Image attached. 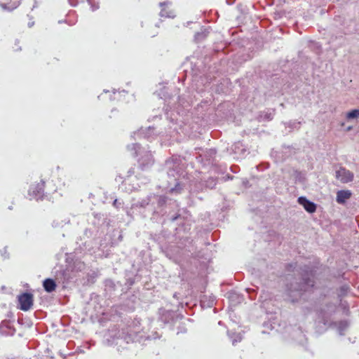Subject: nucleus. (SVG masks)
I'll return each instance as SVG.
<instances>
[{"label":"nucleus","mask_w":359,"mask_h":359,"mask_svg":"<svg viewBox=\"0 0 359 359\" xmlns=\"http://www.w3.org/2000/svg\"><path fill=\"white\" fill-rule=\"evenodd\" d=\"M312 274L306 273L302 278V283L295 281H291L287 284L285 295L287 299L292 302H298L303 295V292L308 291L313 286V280L311 278Z\"/></svg>","instance_id":"f257e3e1"},{"label":"nucleus","mask_w":359,"mask_h":359,"mask_svg":"<svg viewBox=\"0 0 359 359\" xmlns=\"http://www.w3.org/2000/svg\"><path fill=\"white\" fill-rule=\"evenodd\" d=\"M133 155L137 157V161L142 170L150 168L154 162L153 156L148 149L140 147L139 144H132L127 147Z\"/></svg>","instance_id":"f03ea898"},{"label":"nucleus","mask_w":359,"mask_h":359,"mask_svg":"<svg viewBox=\"0 0 359 359\" xmlns=\"http://www.w3.org/2000/svg\"><path fill=\"white\" fill-rule=\"evenodd\" d=\"M335 177L341 183L346 184L353 180L354 175L349 170L344 167H339V168L335 171Z\"/></svg>","instance_id":"7ed1b4c3"},{"label":"nucleus","mask_w":359,"mask_h":359,"mask_svg":"<svg viewBox=\"0 0 359 359\" xmlns=\"http://www.w3.org/2000/svg\"><path fill=\"white\" fill-rule=\"evenodd\" d=\"M20 309L27 311L33 306V295L31 293L25 292L18 296Z\"/></svg>","instance_id":"20e7f679"},{"label":"nucleus","mask_w":359,"mask_h":359,"mask_svg":"<svg viewBox=\"0 0 359 359\" xmlns=\"http://www.w3.org/2000/svg\"><path fill=\"white\" fill-rule=\"evenodd\" d=\"M44 182L41 180L40 182L31 186L29 189V195L32 198L39 200L43 197Z\"/></svg>","instance_id":"39448f33"},{"label":"nucleus","mask_w":359,"mask_h":359,"mask_svg":"<svg viewBox=\"0 0 359 359\" xmlns=\"http://www.w3.org/2000/svg\"><path fill=\"white\" fill-rule=\"evenodd\" d=\"M134 136H137V138H144L149 140H151L154 137V128L151 127H148L147 128L143 129L141 128L138 131L134 133Z\"/></svg>","instance_id":"423d86ee"},{"label":"nucleus","mask_w":359,"mask_h":359,"mask_svg":"<svg viewBox=\"0 0 359 359\" xmlns=\"http://www.w3.org/2000/svg\"><path fill=\"white\" fill-rule=\"evenodd\" d=\"M298 202L300 205H302L304 209L310 212V213H313L316 210V205L307 200L306 197H304V196H300L298 198Z\"/></svg>","instance_id":"0eeeda50"},{"label":"nucleus","mask_w":359,"mask_h":359,"mask_svg":"<svg viewBox=\"0 0 359 359\" xmlns=\"http://www.w3.org/2000/svg\"><path fill=\"white\" fill-rule=\"evenodd\" d=\"M351 196V192L349 190H340L337 193L336 201L339 204H344L346 200Z\"/></svg>","instance_id":"6e6552de"},{"label":"nucleus","mask_w":359,"mask_h":359,"mask_svg":"<svg viewBox=\"0 0 359 359\" xmlns=\"http://www.w3.org/2000/svg\"><path fill=\"white\" fill-rule=\"evenodd\" d=\"M0 332L3 334L13 335L15 333V329L12 327L9 321H3L0 325Z\"/></svg>","instance_id":"1a4fd4ad"},{"label":"nucleus","mask_w":359,"mask_h":359,"mask_svg":"<svg viewBox=\"0 0 359 359\" xmlns=\"http://www.w3.org/2000/svg\"><path fill=\"white\" fill-rule=\"evenodd\" d=\"M168 4H170V2L168 1H165V2H162V3H160V6L161 7H163L161 8V11L160 12V15L161 17H165V18H174L175 16V13L172 10H170V11H167V6Z\"/></svg>","instance_id":"9d476101"},{"label":"nucleus","mask_w":359,"mask_h":359,"mask_svg":"<svg viewBox=\"0 0 359 359\" xmlns=\"http://www.w3.org/2000/svg\"><path fill=\"white\" fill-rule=\"evenodd\" d=\"M43 286L44 290L48 292H51L55 290V282L50 278H47L43 281Z\"/></svg>","instance_id":"9b49d317"},{"label":"nucleus","mask_w":359,"mask_h":359,"mask_svg":"<svg viewBox=\"0 0 359 359\" xmlns=\"http://www.w3.org/2000/svg\"><path fill=\"white\" fill-rule=\"evenodd\" d=\"M346 118L348 120L355 119L359 118V109H355L348 111L346 114Z\"/></svg>","instance_id":"f8f14e48"},{"label":"nucleus","mask_w":359,"mask_h":359,"mask_svg":"<svg viewBox=\"0 0 359 359\" xmlns=\"http://www.w3.org/2000/svg\"><path fill=\"white\" fill-rule=\"evenodd\" d=\"M230 339H231L232 344L234 345L237 342H240L242 340V335L241 333H228Z\"/></svg>","instance_id":"ddd939ff"},{"label":"nucleus","mask_w":359,"mask_h":359,"mask_svg":"<svg viewBox=\"0 0 359 359\" xmlns=\"http://www.w3.org/2000/svg\"><path fill=\"white\" fill-rule=\"evenodd\" d=\"M348 326V324L347 321H345V320L340 321L338 323V327H337V330H338L339 334L340 335H343L344 334V332L346 330Z\"/></svg>","instance_id":"4468645a"},{"label":"nucleus","mask_w":359,"mask_h":359,"mask_svg":"<svg viewBox=\"0 0 359 359\" xmlns=\"http://www.w3.org/2000/svg\"><path fill=\"white\" fill-rule=\"evenodd\" d=\"M166 165H167V167L170 169V170L168 172V176L169 177H171V176L173 177H174V180L176 181L177 179L175 177V174L178 175V171L175 172V170H171L172 162L170 161H166Z\"/></svg>","instance_id":"2eb2a0df"},{"label":"nucleus","mask_w":359,"mask_h":359,"mask_svg":"<svg viewBox=\"0 0 359 359\" xmlns=\"http://www.w3.org/2000/svg\"><path fill=\"white\" fill-rule=\"evenodd\" d=\"M149 197H147L145 198L142 199L140 201H138L137 203L133 204V206L144 208L149 204Z\"/></svg>","instance_id":"dca6fc26"},{"label":"nucleus","mask_w":359,"mask_h":359,"mask_svg":"<svg viewBox=\"0 0 359 359\" xmlns=\"http://www.w3.org/2000/svg\"><path fill=\"white\" fill-rule=\"evenodd\" d=\"M86 268V265L83 262L81 261H76L74 263V269L76 271H81L84 270Z\"/></svg>","instance_id":"f3484780"},{"label":"nucleus","mask_w":359,"mask_h":359,"mask_svg":"<svg viewBox=\"0 0 359 359\" xmlns=\"http://www.w3.org/2000/svg\"><path fill=\"white\" fill-rule=\"evenodd\" d=\"M18 5H19L18 2L13 3V5L12 6V7L8 6V5L6 4H0L1 7L3 9L8 10V11H13V9L16 8L18 6Z\"/></svg>","instance_id":"a211bd4d"},{"label":"nucleus","mask_w":359,"mask_h":359,"mask_svg":"<svg viewBox=\"0 0 359 359\" xmlns=\"http://www.w3.org/2000/svg\"><path fill=\"white\" fill-rule=\"evenodd\" d=\"M273 113L269 112V113H265L264 115V117L262 116V115H261L260 117L263 120L269 121V120H271L273 118Z\"/></svg>","instance_id":"6ab92c4d"},{"label":"nucleus","mask_w":359,"mask_h":359,"mask_svg":"<svg viewBox=\"0 0 359 359\" xmlns=\"http://www.w3.org/2000/svg\"><path fill=\"white\" fill-rule=\"evenodd\" d=\"M0 253L4 259H8L9 258V254L7 250V247H5L3 250H0Z\"/></svg>","instance_id":"aec40b11"},{"label":"nucleus","mask_w":359,"mask_h":359,"mask_svg":"<svg viewBox=\"0 0 359 359\" xmlns=\"http://www.w3.org/2000/svg\"><path fill=\"white\" fill-rule=\"evenodd\" d=\"M235 298L236 299H238V302H240L241 300V297H240L237 294L234 293V292H231L229 294V299L231 300V301H233V299Z\"/></svg>","instance_id":"412c9836"},{"label":"nucleus","mask_w":359,"mask_h":359,"mask_svg":"<svg viewBox=\"0 0 359 359\" xmlns=\"http://www.w3.org/2000/svg\"><path fill=\"white\" fill-rule=\"evenodd\" d=\"M180 189V183L179 182H177L176 184H175V187H173V188H170V191L171 193H173V192H178V191Z\"/></svg>","instance_id":"4be33fe9"},{"label":"nucleus","mask_w":359,"mask_h":359,"mask_svg":"<svg viewBox=\"0 0 359 359\" xmlns=\"http://www.w3.org/2000/svg\"><path fill=\"white\" fill-rule=\"evenodd\" d=\"M88 1L89 4L91 6V9L93 11H95V10L98 9V8H99L98 4H93L90 0H88Z\"/></svg>","instance_id":"5701e85b"},{"label":"nucleus","mask_w":359,"mask_h":359,"mask_svg":"<svg viewBox=\"0 0 359 359\" xmlns=\"http://www.w3.org/2000/svg\"><path fill=\"white\" fill-rule=\"evenodd\" d=\"M216 154V151L215 149H210L209 151H208V154H209V157H212L214 155H215Z\"/></svg>","instance_id":"b1692460"},{"label":"nucleus","mask_w":359,"mask_h":359,"mask_svg":"<svg viewBox=\"0 0 359 359\" xmlns=\"http://www.w3.org/2000/svg\"><path fill=\"white\" fill-rule=\"evenodd\" d=\"M113 93H114V97L113 100L118 99V98L116 97L117 92H116V91H115V90H113ZM110 99H111V100H112V98H111V97Z\"/></svg>","instance_id":"393cba45"},{"label":"nucleus","mask_w":359,"mask_h":359,"mask_svg":"<svg viewBox=\"0 0 359 359\" xmlns=\"http://www.w3.org/2000/svg\"><path fill=\"white\" fill-rule=\"evenodd\" d=\"M118 204H120V203L118 201V200L117 199L114 200V205L116 207H118Z\"/></svg>","instance_id":"a878e982"},{"label":"nucleus","mask_w":359,"mask_h":359,"mask_svg":"<svg viewBox=\"0 0 359 359\" xmlns=\"http://www.w3.org/2000/svg\"><path fill=\"white\" fill-rule=\"evenodd\" d=\"M121 93H124L125 94V93H126V91L122 90L121 92H118V96L121 95Z\"/></svg>","instance_id":"bb28decb"},{"label":"nucleus","mask_w":359,"mask_h":359,"mask_svg":"<svg viewBox=\"0 0 359 359\" xmlns=\"http://www.w3.org/2000/svg\"><path fill=\"white\" fill-rule=\"evenodd\" d=\"M199 36H200V34H199V33H197V34L195 35V38H196V39H198Z\"/></svg>","instance_id":"cd10ccee"},{"label":"nucleus","mask_w":359,"mask_h":359,"mask_svg":"<svg viewBox=\"0 0 359 359\" xmlns=\"http://www.w3.org/2000/svg\"><path fill=\"white\" fill-rule=\"evenodd\" d=\"M352 129V127L351 126H348L346 129L347 131H349Z\"/></svg>","instance_id":"c85d7f7f"},{"label":"nucleus","mask_w":359,"mask_h":359,"mask_svg":"<svg viewBox=\"0 0 359 359\" xmlns=\"http://www.w3.org/2000/svg\"><path fill=\"white\" fill-rule=\"evenodd\" d=\"M34 22H29V27H32L33 25Z\"/></svg>","instance_id":"c756f323"},{"label":"nucleus","mask_w":359,"mask_h":359,"mask_svg":"<svg viewBox=\"0 0 359 359\" xmlns=\"http://www.w3.org/2000/svg\"><path fill=\"white\" fill-rule=\"evenodd\" d=\"M173 167H175V165H172V167L171 166V170H175Z\"/></svg>","instance_id":"7c9ffc66"}]
</instances>
